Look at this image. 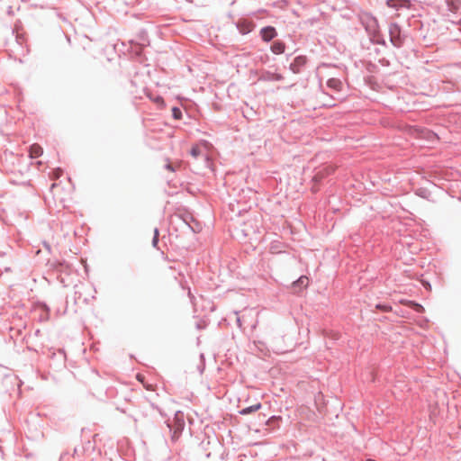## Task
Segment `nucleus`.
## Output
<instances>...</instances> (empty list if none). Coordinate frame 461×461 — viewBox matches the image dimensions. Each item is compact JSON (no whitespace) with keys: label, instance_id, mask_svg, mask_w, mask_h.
<instances>
[{"label":"nucleus","instance_id":"obj_38","mask_svg":"<svg viewBox=\"0 0 461 461\" xmlns=\"http://www.w3.org/2000/svg\"><path fill=\"white\" fill-rule=\"evenodd\" d=\"M193 303H194V305L196 308L200 305V304H199L200 303H194V302Z\"/></svg>","mask_w":461,"mask_h":461},{"label":"nucleus","instance_id":"obj_15","mask_svg":"<svg viewBox=\"0 0 461 461\" xmlns=\"http://www.w3.org/2000/svg\"><path fill=\"white\" fill-rule=\"evenodd\" d=\"M42 148L40 145L33 144L30 147L29 154L26 156L32 157V160L40 157L42 154Z\"/></svg>","mask_w":461,"mask_h":461},{"label":"nucleus","instance_id":"obj_24","mask_svg":"<svg viewBox=\"0 0 461 461\" xmlns=\"http://www.w3.org/2000/svg\"><path fill=\"white\" fill-rule=\"evenodd\" d=\"M427 139L429 140H433L434 139H438V136L436 133L432 132V131H428L427 132Z\"/></svg>","mask_w":461,"mask_h":461},{"label":"nucleus","instance_id":"obj_36","mask_svg":"<svg viewBox=\"0 0 461 461\" xmlns=\"http://www.w3.org/2000/svg\"><path fill=\"white\" fill-rule=\"evenodd\" d=\"M240 32H241L242 34H247V33L249 32V31H247V30H245V29H242V30H240Z\"/></svg>","mask_w":461,"mask_h":461},{"label":"nucleus","instance_id":"obj_6","mask_svg":"<svg viewBox=\"0 0 461 461\" xmlns=\"http://www.w3.org/2000/svg\"><path fill=\"white\" fill-rule=\"evenodd\" d=\"M386 5L394 10L409 9L411 5L410 0H386Z\"/></svg>","mask_w":461,"mask_h":461},{"label":"nucleus","instance_id":"obj_14","mask_svg":"<svg viewBox=\"0 0 461 461\" xmlns=\"http://www.w3.org/2000/svg\"><path fill=\"white\" fill-rule=\"evenodd\" d=\"M190 154L195 158L202 156L206 164L210 163L209 156L206 153H203L202 149L198 146H193L191 148Z\"/></svg>","mask_w":461,"mask_h":461},{"label":"nucleus","instance_id":"obj_20","mask_svg":"<svg viewBox=\"0 0 461 461\" xmlns=\"http://www.w3.org/2000/svg\"><path fill=\"white\" fill-rule=\"evenodd\" d=\"M158 236H159V230L156 227L154 229V235H153V239H152V246L154 248H158Z\"/></svg>","mask_w":461,"mask_h":461},{"label":"nucleus","instance_id":"obj_30","mask_svg":"<svg viewBox=\"0 0 461 461\" xmlns=\"http://www.w3.org/2000/svg\"><path fill=\"white\" fill-rule=\"evenodd\" d=\"M165 168H166V169H167V170H170V171H172V172H174V171H175V167H173V165H172L171 163H167V164L165 165Z\"/></svg>","mask_w":461,"mask_h":461},{"label":"nucleus","instance_id":"obj_23","mask_svg":"<svg viewBox=\"0 0 461 461\" xmlns=\"http://www.w3.org/2000/svg\"><path fill=\"white\" fill-rule=\"evenodd\" d=\"M207 326V321L205 320H201L196 322V328L198 330L204 329Z\"/></svg>","mask_w":461,"mask_h":461},{"label":"nucleus","instance_id":"obj_13","mask_svg":"<svg viewBox=\"0 0 461 461\" xmlns=\"http://www.w3.org/2000/svg\"><path fill=\"white\" fill-rule=\"evenodd\" d=\"M270 49H271V51L274 54L279 55V54H282V53L285 52V44L282 41H275L271 44Z\"/></svg>","mask_w":461,"mask_h":461},{"label":"nucleus","instance_id":"obj_22","mask_svg":"<svg viewBox=\"0 0 461 461\" xmlns=\"http://www.w3.org/2000/svg\"><path fill=\"white\" fill-rule=\"evenodd\" d=\"M375 307H376L377 309L382 310L383 312H386L391 311V309H392V307H391V306L386 305V304H381V303L376 304V306H375Z\"/></svg>","mask_w":461,"mask_h":461},{"label":"nucleus","instance_id":"obj_16","mask_svg":"<svg viewBox=\"0 0 461 461\" xmlns=\"http://www.w3.org/2000/svg\"><path fill=\"white\" fill-rule=\"evenodd\" d=\"M366 31L373 37H376L378 34L377 31V20L375 17H372L370 23L366 26Z\"/></svg>","mask_w":461,"mask_h":461},{"label":"nucleus","instance_id":"obj_3","mask_svg":"<svg viewBox=\"0 0 461 461\" xmlns=\"http://www.w3.org/2000/svg\"><path fill=\"white\" fill-rule=\"evenodd\" d=\"M50 307L45 303H38L32 312V318L41 323L46 322L50 320Z\"/></svg>","mask_w":461,"mask_h":461},{"label":"nucleus","instance_id":"obj_1","mask_svg":"<svg viewBox=\"0 0 461 461\" xmlns=\"http://www.w3.org/2000/svg\"><path fill=\"white\" fill-rule=\"evenodd\" d=\"M1 161L7 173L21 176V179H12L13 182H20L24 185L31 181L29 177L31 169L32 167H36L33 165V161H32V157L12 151H5L1 156Z\"/></svg>","mask_w":461,"mask_h":461},{"label":"nucleus","instance_id":"obj_8","mask_svg":"<svg viewBox=\"0 0 461 461\" xmlns=\"http://www.w3.org/2000/svg\"><path fill=\"white\" fill-rule=\"evenodd\" d=\"M259 80L261 81H282L284 80L283 75L276 72L265 71L260 77Z\"/></svg>","mask_w":461,"mask_h":461},{"label":"nucleus","instance_id":"obj_35","mask_svg":"<svg viewBox=\"0 0 461 461\" xmlns=\"http://www.w3.org/2000/svg\"><path fill=\"white\" fill-rule=\"evenodd\" d=\"M424 191L423 190H419V192L417 193L421 197H424V194H423Z\"/></svg>","mask_w":461,"mask_h":461},{"label":"nucleus","instance_id":"obj_37","mask_svg":"<svg viewBox=\"0 0 461 461\" xmlns=\"http://www.w3.org/2000/svg\"><path fill=\"white\" fill-rule=\"evenodd\" d=\"M381 62H382L383 65H385V64L387 65L388 64V61L384 60V59H382Z\"/></svg>","mask_w":461,"mask_h":461},{"label":"nucleus","instance_id":"obj_28","mask_svg":"<svg viewBox=\"0 0 461 461\" xmlns=\"http://www.w3.org/2000/svg\"><path fill=\"white\" fill-rule=\"evenodd\" d=\"M375 42L380 45H384V46L386 45V41L383 37L377 38Z\"/></svg>","mask_w":461,"mask_h":461},{"label":"nucleus","instance_id":"obj_5","mask_svg":"<svg viewBox=\"0 0 461 461\" xmlns=\"http://www.w3.org/2000/svg\"><path fill=\"white\" fill-rule=\"evenodd\" d=\"M259 34L264 41L269 42L277 36V32L275 27L268 25L261 28Z\"/></svg>","mask_w":461,"mask_h":461},{"label":"nucleus","instance_id":"obj_18","mask_svg":"<svg viewBox=\"0 0 461 461\" xmlns=\"http://www.w3.org/2000/svg\"><path fill=\"white\" fill-rule=\"evenodd\" d=\"M407 305L410 306L416 312L421 313L424 312V307L414 301H408Z\"/></svg>","mask_w":461,"mask_h":461},{"label":"nucleus","instance_id":"obj_27","mask_svg":"<svg viewBox=\"0 0 461 461\" xmlns=\"http://www.w3.org/2000/svg\"><path fill=\"white\" fill-rule=\"evenodd\" d=\"M154 102L156 104H158V105H163L164 104V99L163 97L161 96H157L155 99H154Z\"/></svg>","mask_w":461,"mask_h":461},{"label":"nucleus","instance_id":"obj_19","mask_svg":"<svg viewBox=\"0 0 461 461\" xmlns=\"http://www.w3.org/2000/svg\"><path fill=\"white\" fill-rule=\"evenodd\" d=\"M171 111H172V116L174 119H176V120L182 119L183 113H182V110L179 107L174 106Z\"/></svg>","mask_w":461,"mask_h":461},{"label":"nucleus","instance_id":"obj_7","mask_svg":"<svg viewBox=\"0 0 461 461\" xmlns=\"http://www.w3.org/2000/svg\"><path fill=\"white\" fill-rule=\"evenodd\" d=\"M308 286V277L306 276H301L297 280L293 282L292 289L294 293H300Z\"/></svg>","mask_w":461,"mask_h":461},{"label":"nucleus","instance_id":"obj_26","mask_svg":"<svg viewBox=\"0 0 461 461\" xmlns=\"http://www.w3.org/2000/svg\"><path fill=\"white\" fill-rule=\"evenodd\" d=\"M203 310H207V309H212L213 308V305L212 304V303L210 302H205L204 303H203V305H201Z\"/></svg>","mask_w":461,"mask_h":461},{"label":"nucleus","instance_id":"obj_12","mask_svg":"<svg viewBox=\"0 0 461 461\" xmlns=\"http://www.w3.org/2000/svg\"><path fill=\"white\" fill-rule=\"evenodd\" d=\"M447 11L452 14H457L461 8V0H445Z\"/></svg>","mask_w":461,"mask_h":461},{"label":"nucleus","instance_id":"obj_11","mask_svg":"<svg viewBox=\"0 0 461 461\" xmlns=\"http://www.w3.org/2000/svg\"><path fill=\"white\" fill-rule=\"evenodd\" d=\"M327 86L336 93H339L342 90L343 83L340 79L336 77H331L327 81Z\"/></svg>","mask_w":461,"mask_h":461},{"label":"nucleus","instance_id":"obj_29","mask_svg":"<svg viewBox=\"0 0 461 461\" xmlns=\"http://www.w3.org/2000/svg\"><path fill=\"white\" fill-rule=\"evenodd\" d=\"M42 245H43V247H44V248H45L49 252H50V251H51V247H50V243H49L48 241L44 240V241L42 242Z\"/></svg>","mask_w":461,"mask_h":461},{"label":"nucleus","instance_id":"obj_10","mask_svg":"<svg viewBox=\"0 0 461 461\" xmlns=\"http://www.w3.org/2000/svg\"><path fill=\"white\" fill-rule=\"evenodd\" d=\"M182 218L185 223H186L194 232L200 230L199 223L193 218L190 213H184Z\"/></svg>","mask_w":461,"mask_h":461},{"label":"nucleus","instance_id":"obj_2","mask_svg":"<svg viewBox=\"0 0 461 461\" xmlns=\"http://www.w3.org/2000/svg\"><path fill=\"white\" fill-rule=\"evenodd\" d=\"M388 32L392 45L397 49L402 48L407 38V33L402 27L397 23L392 22L388 25Z\"/></svg>","mask_w":461,"mask_h":461},{"label":"nucleus","instance_id":"obj_21","mask_svg":"<svg viewBox=\"0 0 461 461\" xmlns=\"http://www.w3.org/2000/svg\"><path fill=\"white\" fill-rule=\"evenodd\" d=\"M137 379L141 383L143 384V385L146 387L147 390H149V391H153L154 389L152 388V385L150 384H144V377L142 375L140 374H138L137 375Z\"/></svg>","mask_w":461,"mask_h":461},{"label":"nucleus","instance_id":"obj_31","mask_svg":"<svg viewBox=\"0 0 461 461\" xmlns=\"http://www.w3.org/2000/svg\"><path fill=\"white\" fill-rule=\"evenodd\" d=\"M146 36H147V32H146L145 31H141V32H140V38L142 41H144V40H145Z\"/></svg>","mask_w":461,"mask_h":461},{"label":"nucleus","instance_id":"obj_39","mask_svg":"<svg viewBox=\"0 0 461 461\" xmlns=\"http://www.w3.org/2000/svg\"><path fill=\"white\" fill-rule=\"evenodd\" d=\"M56 186V184L51 185V188H54Z\"/></svg>","mask_w":461,"mask_h":461},{"label":"nucleus","instance_id":"obj_17","mask_svg":"<svg viewBox=\"0 0 461 461\" xmlns=\"http://www.w3.org/2000/svg\"><path fill=\"white\" fill-rule=\"evenodd\" d=\"M260 408H261V403H257V404H254V405L249 406L248 408L242 409L240 411V413L241 415H247V414L258 411V410H260Z\"/></svg>","mask_w":461,"mask_h":461},{"label":"nucleus","instance_id":"obj_4","mask_svg":"<svg viewBox=\"0 0 461 461\" xmlns=\"http://www.w3.org/2000/svg\"><path fill=\"white\" fill-rule=\"evenodd\" d=\"M308 59L304 55L296 56L289 66V69L294 74H300L303 71L306 67Z\"/></svg>","mask_w":461,"mask_h":461},{"label":"nucleus","instance_id":"obj_9","mask_svg":"<svg viewBox=\"0 0 461 461\" xmlns=\"http://www.w3.org/2000/svg\"><path fill=\"white\" fill-rule=\"evenodd\" d=\"M332 172L333 168L330 166H327L314 174L312 176V181L315 183H321L325 176L331 174Z\"/></svg>","mask_w":461,"mask_h":461},{"label":"nucleus","instance_id":"obj_34","mask_svg":"<svg viewBox=\"0 0 461 461\" xmlns=\"http://www.w3.org/2000/svg\"><path fill=\"white\" fill-rule=\"evenodd\" d=\"M450 22H451L452 23H454V24H457V25H459V26H460V30H461V19H460L459 21H457V22H455V21H450Z\"/></svg>","mask_w":461,"mask_h":461},{"label":"nucleus","instance_id":"obj_33","mask_svg":"<svg viewBox=\"0 0 461 461\" xmlns=\"http://www.w3.org/2000/svg\"><path fill=\"white\" fill-rule=\"evenodd\" d=\"M236 322H237L238 326H239L240 328H241V320H240V317H239V316H237V317H236Z\"/></svg>","mask_w":461,"mask_h":461},{"label":"nucleus","instance_id":"obj_32","mask_svg":"<svg viewBox=\"0 0 461 461\" xmlns=\"http://www.w3.org/2000/svg\"><path fill=\"white\" fill-rule=\"evenodd\" d=\"M241 232H242L244 237L249 236V231L247 229H245V228L241 230Z\"/></svg>","mask_w":461,"mask_h":461},{"label":"nucleus","instance_id":"obj_25","mask_svg":"<svg viewBox=\"0 0 461 461\" xmlns=\"http://www.w3.org/2000/svg\"><path fill=\"white\" fill-rule=\"evenodd\" d=\"M203 310H207V309H212L213 308V305L212 304V303L210 302H205L204 303H203V305H201Z\"/></svg>","mask_w":461,"mask_h":461}]
</instances>
